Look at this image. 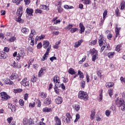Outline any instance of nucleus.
<instances>
[{"mask_svg": "<svg viewBox=\"0 0 125 125\" xmlns=\"http://www.w3.org/2000/svg\"><path fill=\"white\" fill-rule=\"evenodd\" d=\"M57 19H58V17H56L52 20L51 21L53 22L55 25H58V24H60V23H61V21L60 20Z\"/></svg>", "mask_w": 125, "mask_h": 125, "instance_id": "obj_9", "label": "nucleus"}, {"mask_svg": "<svg viewBox=\"0 0 125 125\" xmlns=\"http://www.w3.org/2000/svg\"><path fill=\"white\" fill-rule=\"evenodd\" d=\"M110 114H111V111H110V110H107L105 111V115L107 117H109Z\"/></svg>", "mask_w": 125, "mask_h": 125, "instance_id": "obj_63", "label": "nucleus"}, {"mask_svg": "<svg viewBox=\"0 0 125 125\" xmlns=\"http://www.w3.org/2000/svg\"><path fill=\"white\" fill-rule=\"evenodd\" d=\"M59 31L52 32V34H53V36H58V35H59Z\"/></svg>", "mask_w": 125, "mask_h": 125, "instance_id": "obj_62", "label": "nucleus"}, {"mask_svg": "<svg viewBox=\"0 0 125 125\" xmlns=\"http://www.w3.org/2000/svg\"><path fill=\"white\" fill-rule=\"evenodd\" d=\"M40 7L41 9H44V10H49V7H48V6L41 5Z\"/></svg>", "mask_w": 125, "mask_h": 125, "instance_id": "obj_31", "label": "nucleus"}, {"mask_svg": "<svg viewBox=\"0 0 125 125\" xmlns=\"http://www.w3.org/2000/svg\"><path fill=\"white\" fill-rule=\"evenodd\" d=\"M13 56L14 57H16V60H17V61H19V60H20V59H21V58L20 55L19 53L17 54V52H15L13 54Z\"/></svg>", "mask_w": 125, "mask_h": 125, "instance_id": "obj_19", "label": "nucleus"}, {"mask_svg": "<svg viewBox=\"0 0 125 125\" xmlns=\"http://www.w3.org/2000/svg\"><path fill=\"white\" fill-rule=\"evenodd\" d=\"M90 51H91V54L92 55H94V54H98V52L94 48L91 49Z\"/></svg>", "mask_w": 125, "mask_h": 125, "instance_id": "obj_39", "label": "nucleus"}, {"mask_svg": "<svg viewBox=\"0 0 125 125\" xmlns=\"http://www.w3.org/2000/svg\"><path fill=\"white\" fill-rule=\"evenodd\" d=\"M29 29L26 28V27H23L21 29V32L23 34H28L29 33Z\"/></svg>", "mask_w": 125, "mask_h": 125, "instance_id": "obj_30", "label": "nucleus"}, {"mask_svg": "<svg viewBox=\"0 0 125 125\" xmlns=\"http://www.w3.org/2000/svg\"><path fill=\"white\" fill-rule=\"evenodd\" d=\"M11 80H16L18 79V74L17 73H13L10 77Z\"/></svg>", "mask_w": 125, "mask_h": 125, "instance_id": "obj_23", "label": "nucleus"}, {"mask_svg": "<svg viewBox=\"0 0 125 125\" xmlns=\"http://www.w3.org/2000/svg\"><path fill=\"white\" fill-rule=\"evenodd\" d=\"M78 75L79 76L80 79H83L84 78L83 73V72H81L80 70H78Z\"/></svg>", "mask_w": 125, "mask_h": 125, "instance_id": "obj_34", "label": "nucleus"}, {"mask_svg": "<svg viewBox=\"0 0 125 125\" xmlns=\"http://www.w3.org/2000/svg\"><path fill=\"white\" fill-rule=\"evenodd\" d=\"M108 14V11L106 10H105L103 13V18L104 19H106V16H107V14Z\"/></svg>", "mask_w": 125, "mask_h": 125, "instance_id": "obj_52", "label": "nucleus"}, {"mask_svg": "<svg viewBox=\"0 0 125 125\" xmlns=\"http://www.w3.org/2000/svg\"><path fill=\"white\" fill-rule=\"evenodd\" d=\"M4 83L6 84H13V82L11 81L10 80H9V79L8 78L5 79L4 80Z\"/></svg>", "mask_w": 125, "mask_h": 125, "instance_id": "obj_27", "label": "nucleus"}, {"mask_svg": "<svg viewBox=\"0 0 125 125\" xmlns=\"http://www.w3.org/2000/svg\"><path fill=\"white\" fill-rule=\"evenodd\" d=\"M80 85L82 88H84L85 87V81L82 80L80 83Z\"/></svg>", "mask_w": 125, "mask_h": 125, "instance_id": "obj_41", "label": "nucleus"}, {"mask_svg": "<svg viewBox=\"0 0 125 125\" xmlns=\"http://www.w3.org/2000/svg\"><path fill=\"white\" fill-rule=\"evenodd\" d=\"M55 121L56 125H61V120L58 118V116L55 117Z\"/></svg>", "mask_w": 125, "mask_h": 125, "instance_id": "obj_21", "label": "nucleus"}, {"mask_svg": "<svg viewBox=\"0 0 125 125\" xmlns=\"http://www.w3.org/2000/svg\"><path fill=\"white\" fill-rule=\"evenodd\" d=\"M84 4H89L91 2V0H82Z\"/></svg>", "mask_w": 125, "mask_h": 125, "instance_id": "obj_49", "label": "nucleus"}, {"mask_svg": "<svg viewBox=\"0 0 125 125\" xmlns=\"http://www.w3.org/2000/svg\"><path fill=\"white\" fill-rule=\"evenodd\" d=\"M108 93L110 96V97H112V96L113 95V89L110 88L108 90Z\"/></svg>", "mask_w": 125, "mask_h": 125, "instance_id": "obj_48", "label": "nucleus"}, {"mask_svg": "<svg viewBox=\"0 0 125 125\" xmlns=\"http://www.w3.org/2000/svg\"><path fill=\"white\" fill-rule=\"evenodd\" d=\"M35 105H36V103H35V102H32L29 104V107L31 108H34Z\"/></svg>", "mask_w": 125, "mask_h": 125, "instance_id": "obj_51", "label": "nucleus"}, {"mask_svg": "<svg viewBox=\"0 0 125 125\" xmlns=\"http://www.w3.org/2000/svg\"><path fill=\"white\" fill-rule=\"evenodd\" d=\"M35 13H42V11L40 9H37L35 10Z\"/></svg>", "mask_w": 125, "mask_h": 125, "instance_id": "obj_60", "label": "nucleus"}, {"mask_svg": "<svg viewBox=\"0 0 125 125\" xmlns=\"http://www.w3.org/2000/svg\"><path fill=\"white\" fill-rule=\"evenodd\" d=\"M64 8H65V9H72L74 8V7H73V6H69L68 5H64Z\"/></svg>", "mask_w": 125, "mask_h": 125, "instance_id": "obj_46", "label": "nucleus"}, {"mask_svg": "<svg viewBox=\"0 0 125 125\" xmlns=\"http://www.w3.org/2000/svg\"><path fill=\"white\" fill-rule=\"evenodd\" d=\"M20 56L21 58V59H23L24 58V56H25V52L23 51H21L19 53Z\"/></svg>", "mask_w": 125, "mask_h": 125, "instance_id": "obj_43", "label": "nucleus"}, {"mask_svg": "<svg viewBox=\"0 0 125 125\" xmlns=\"http://www.w3.org/2000/svg\"><path fill=\"white\" fill-rule=\"evenodd\" d=\"M80 119V114H77L76 115V119L74 120V123H77L78 121H79V119Z\"/></svg>", "mask_w": 125, "mask_h": 125, "instance_id": "obj_55", "label": "nucleus"}, {"mask_svg": "<svg viewBox=\"0 0 125 125\" xmlns=\"http://www.w3.org/2000/svg\"><path fill=\"white\" fill-rule=\"evenodd\" d=\"M82 42H83V40H80L78 42H76L75 43L74 47L75 48H78L81 44H82Z\"/></svg>", "mask_w": 125, "mask_h": 125, "instance_id": "obj_24", "label": "nucleus"}, {"mask_svg": "<svg viewBox=\"0 0 125 125\" xmlns=\"http://www.w3.org/2000/svg\"><path fill=\"white\" fill-rule=\"evenodd\" d=\"M113 85H114V83L109 82L106 83V87H113Z\"/></svg>", "mask_w": 125, "mask_h": 125, "instance_id": "obj_40", "label": "nucleus"}, {"mask_svg": "<svg viewBox=\"0 0 125 125\" xmlns=\"http://www.w3.org/2000/svg\"><path fill=\"white\" fill-rule=\"evenodd\" d=\"M115 103L117 105H119V106L121 108L122 111H125V101L121 99H117V100L115 101Z\"/></svg>", "mask_w": 125, "mask_h": 125, "instance_id": "obj_4", "label": "nucleus"}, {"mask_svg": "<svg viewBox=\"0 0 125 125\" xmlns=\"http://www.w3.org/2000/svg\"><path fill=\"white\" fill-rule=\"evenodd\" d=\"M42 112L43 113H50V112H52V108L47 107H44L42 109Z\"/></svg>", "mask_w": 125, "mask_h": 125, "instance_id": "obj_14", "label": "nucleus"}, {"mask_svg": "<svg viewBox=\"0 0 125 125\" xmlns=\"http://www.w3.org/2000/svg\"><path fill=\"white\" fill-rule=\"evenodd\" d=\"M63 102V100L61 97H58L55 100L56 104H61Z\"/></svg>", "mask_w": 125, "mask_h": 125, "instance_id": "obj_18", "label": "nucleus"}, {"mask_svg": "<svg viewBox=\"0 0 125 125\" xmlns=\"http://www.w3.org/2000/svg\"><path fill=\"white\" fill-rule=\"evenodd\" d=\"M54 89L57 94H59V89L57 87L56 85H55V86L54 87Z\"/></svg>", "mask_w": 125, "mask_h": 125, "instance_id": "obj_47", "label": "nucleus"}, {"mask_svg": "<svg viewBox=\"0 0 125 125\" xmlns=\"http://www.w3.org/2000/svg\"><path fill=\"white\" fill-rule=\"evenodd\" d=\"M95 118V111H92L91 114L90 115V118L91 120H94Z\"/></svg>", "mask_w": 125, "mask_h": 125, "instance_id": "obj_37", "label": "nucleus"}, {"mask_svg": "<svg viewBox=\"0 0 125 125\" xmlns=\"http://www.w3.org/2000/svg\"><path fill=\"white\" fill-rule=\"evenodd\" d=\"M86 59V57L85 56L83 57V58H82V60L79 62V64H83V62H84L85 61V59Z\"/></svg>", "mask_w": 125, "mask_h": 125, "instance_id": "obj_53", "label": "nucleus"}, {"mask_svg": "<svg viewBox=\"0 0 125 125\" xmlns=\"http://www.w3.org/2000/svg\"><path fill=\"white\" fill-rule=\"evenodd\" d=\"M78 98L83 99V100H87L88 99V95L83 91H80L78 93Z\"/></svg>", "mask_w": 125, "mask_h": 125, "instance_id": "obj_2", "label": "nucleus"}, {"mask_svg": "<svg viewBox=\"0 0 125 125\" xmlns=\"http://www.w3.org/2000/svg\"><path fill=\"white\" fill-rule=\"evenodd\" d=\"M53 81L55 85H56L57 83H60V79L58 76H54Z\"/></svg>", "mask_w": 125, "mask_h": 125, "instance_id": "obj_12", "label": "nucleus"}, {"mask_svg": "<svg viewBox=\"0 0 125 125\" xmlns=\"http://www.w3.org/2000/svg\"><path fill=\"white\" fill-rule=\"evenodd\" d=\"M12 2L18 5L20 3V0H12Z\"/></svg>", "mask_w": 125, "mask_h": 125, "instance_id": "obj_54", "label": "nucleus"}, {"mask_svg": "<svg viewBox=\"0 0 125 125\" xmlns=\"http://www.w3.org/2000/svg\"><path fill=\"white\" fill-rule=\"evenodd\" d=\"M66 118H65V119H64V117H63V121H66V122H67V123L70 122V121H71V119H72L70 114L69 113H66Z\"/></svg>", "mask_w": 125, "mask_h": 125, "instance_id": "obj_17", "label": "nucleus"}, {"mask_svg": "<svg viewBox=\"0 0 125 125\" xmlns=\"http://www.w3.org/2000/svg\"><path fill=\"white\" fill-rule=\"evenodd\" d=\"M37 47L38 49H41V47H42V42H40L37 44Z\"/></svg>", "mask_w": 125, "mask_h": 125, "instance_id": "obj_57", "label": "nucleus"}, {"mask_svg": "<svg viewBox=\"0 0 125 125\" xmlns=\"http://www.w3.org/2000/svg\"><path fill=\"white\" fill-rule=\"evenodd\" d=\"M28 41L30 42V45L33 46L34 44V39H28Z\"/></svg>", "mask_w": 125, "mask_h": 125, "instance_id": "obj_58", "label": "nucleus"}, {"mask_svg": "<svg viewBox=\"0 0 125 125\" xmlns=\"http://www.w3.org/2000/svg\"><path fill=\"white\" fill-rule=\"evenodd\" d=\"M45 70H46V69L44 68H41V70L39 72L38 77L39 78L42 77V75H43V74H44V72H45Z\"/></svg>", "mask_w": 125, "mask_h": 125, "instance_id": "obj_13", "label": "nucleus"}, {"mask_svg": "<svg viewBox=\"0 0 125 125\" xmlns=\"http://www.w3.org/2000/svg\"><path fill=\"white\" fill-rule=\"evenodd\" d=\"M120 6H121V10L125 9V1H124V0L121 1V4H120Z\"/></svg>", "mask_w": 125, "mask_h": 125, "instance_id": "obj_36", "label": "nucleus"}, {"mask_svg": "<svg viewBox=\"0 0 125 125\" xmlns=\"http://www.w3.org/2000/svg\"><path fill=\"white\" fill-rule=\"evenodd\" d=\"M8 41L10 42H13L16 41V38H15V37H11L10 39H8Z\"/></svg>", "mask_w": 125, "mask_h": 125, "instance_id": "obj_44", "label": "nucleus"}, {"mask_svg": "<svg viewBox=\"0 0 125 125\" xmlns=\"http://www.w3.org/2000/svg\"><path fill=\"white\" fill-rule=\"evenodd\" d=\"M0 97H1L2 101H6L8 99H10V96L8 95L5 92H0Z\"/></svg>", "mask_w": 125, "mask_h": 125, "instance_id": "obj_5", "label": "nucleus"}, {"mask_svg": "<svg viewBox=\"0 0 125 125\" xmlns=\"http://www.w3.org/2000/svg\"><path fill=\"white\" fill-rule=\"evenodd\" d=\"M19 104L21 105V106H24V101L23 100H20L19 101Z\"/></svg>", "mask_w": 125, "mask_h": 125, "instance_id": "obj_64", "label": "nucleus"}, {"mask_svg": "<svg viewBox=\"0 0 125 125\" xmlns=\"http://www.w3.org/2000/svg\"><path fill=\"white\" fill-rule=\"evenodd\" d=\"M99 44L100 46H102L100 50V52H103V50L105 49V47H106V45H107V43L106 42V41L104 40L103 38H101L99 41Z\"/></svg>", "mask_w": 125, "mask_h": 125, "instance_id": "obj_3", "label": "nucleus"}, {"mask_svg": "<svg viewBox=\"0 0 125 125\" xmlns=\"http://www.w3.org/2000/svg\"><path fill=\"white\" fill-rule=\"evenodd\" d=\"M22 89L21 88H18V89H14L13 90V92H14V93H19L20 92H22Z\"/></svg>", "mask_w": 125, "mask_h": 125, "instance_id": "obj_42", "label": "nucleus"}, {"mask_svg": "<svg viewBox=\"0 0 125 125\" xmlns=\"http://www.w3.org/2000/svg\"><path fill=\"white\" fill-rule=\"evenodd\" d=\"M115 55V52H110L107 54L108 58H113Z\"/></svg>", "mask_w": 125, "mask_h": 125, "instance_id": "obj_33", "label": "nucleus"}, {"mask_svg": "<svg viewBox=\"0 0 125 125\" xmlns=\"http://www.w3.org/2000/svg\"><path fill=\"white\" fill-rule=\"evenodd\" d=\"M43 48H47L46 51L42 57V62H43L45 60H46L47 58V56L48 55V53H49V51H50V49H51V45H50V43L48 41H43Z\"/></svg>", "mask_w": 125, "mask_h": 125, "instance_id": "obj_1", "label": "nucleus"}, {"mask_svg": "<svg viewBox=\"0 0 125 125\" xmlns=\"http://www.w3.org/2000/svg\"><path fill=\"white\" fill-rule=\"evenodd\" d=\"M96 43H97V40H90L89 42V44L90 45H95Z\"/></svg>", "mask_w": 125, "mask_h": 125, "instance_id": "obj_28", "label": "nucleus"}, {"mask_svg": "<svg viewBox=\"0 0 125 125\" xmlns=\"http://www.w3.org/2000/svg\"><path fill=\"white\" fill-rule=\"evenodd\" d=\"M96 59H98V54H96L94 55H93V56L92 57V60L94 62Z\"/></svg>", "mask_w": 125, "mask_h": 125, "instance_id": "obj_38", "label": "nucleus"}, {"mask_svg": "<svg viewBox=\"0 0 125 125\" xmlns=\"http://www.w3.org/2000/svg\"><path fill=\"white\" fill-rule=\"evenodd\" d=\"M23 124L24 125H34V122L31 119L28 120L26 118L23 119Z\"/></svg>", "mask_w": 125, "mask_h": 125, "instance_id": "obj_6", "label": "nucleus"}, {"mask_svg": "<svg viewBox=\"0 0 125 125\" xmlns=\"http://www.w3.org/2000/svg\"><path fill=\"white\" fill-rule=\"evenodd\" d=\"M121 27H118V26L116 25L115 27V33L116 34L115 37L118 38L120 35V31H121Z\"/></svg>", "mask_w": 125, "mask_h": 125, "instance_id": "obj_16", "label": "nucleus"}, {"mask_svg": "<svg viewBox=\"0 0 125 125\" xmlns=\"http://www.w3.org/2000/svg\"><path fill=\"white\" fill-rule=\"evenodd\" d=\"M33 12H34L33 9L30 8H27L26 9V13L29 16H33Z\"/></svg>", "mask_w": 125, "mask_h": 125, "instance_id": "obj_20", "label": "nucleus"}, {"mask_svg": "<svg viewBox=\"0 0 125 125\" xmlns=\"http://www.w3.org/2000/svg\"><path fill=\"white\" fill-rule=\"evenodd\" d=\"M45 105H50L51 104V99L50 97L46 98L43 101Z\"/></svg>", "mask_w": 125, "mask_h": 125, "instance_id": "obj_11", "label": "nucleus"}, {"mask_svg": "<svg viewBox=\"0 0 125 125\" xmlns=\"http://www.w3.org/2000/svg\"><path fill=\"white\" fill-rule=\"evenodd\" d=\"M77 31H79V29L77 28H72L70 30V33L71 34H73L75 33V32H77Z\"/></svg>", "mask_w": 125, "mask_h": 125, "instance_id": "obj_45", "label": "nucleus"}, {"mask_svg": "<svg viewBox=\"0 0 125 125\" xmlns=\"http://www.w3.org/2000/svg\"><path fill=\"white\" fill-rule=\"evenodd\" d=\"M8 107L11 109L12 112H14V111H15V106L13 105L12 104H9Z\"/></svg>", "mask_w": 125, "mask_h": 125, "instance_id": "obj_32", "label": "nucleus"}, {"mask_svg": "<svg viewBox=\"0 0 125 125\" xmlns=\"http://www.w3.org/2000/svg\"><path fill=\"white\" fill-rule=\"evenodd\" d=\"M23 8L22 6H20L19 9H18L17 11L16 12V15L18 16H22V14H23Z\"/></svg>", "mask_w": 125, "mask_h": 125, "instance_id": "obj_10", "label": "nucleus"}, {"mask_svg": "<svg viewBox=\"0 0 125 125\" xmlns=\"http://www.w3.org/2000/svg\"><path fill=\"white\" fill-rule=\"evenodd\" d=\"M68 73H69V74H70V75H75V74L76 73V72H75V70H74V69H73L72 68H70L68 70Z\"/></svg>", "mask_w": 125, "mask_h": 125, "instance_id": "obj_35", "label": "nucleus"}, {"mask_svg": "<svg viewBox=\"0 0 125 125\" xmlns=\"http://www.w3.org/2000/svg\"><path fill=\"white\" fill-rule=\"evenodd\" d=\"M39 96L42 98H43V99H44V98H46V96H47V95L46 94V93L43 92H42L39 93Z\"/></svg>", "mask_w": 125, "mask_h": 125, "instance_id": "obj_25", "label": "nucleus"}, {"mask_svg": "<svg viewBox=\"0 0 125 125\" xmlns=\"http://www.w3.org/2000/svg\"><path fill=\"white\" fill-rule=\"evenodd\" d=\"M21 85H23V86H28L29 85L30 83H29V81H28V79L27 78H24L21 82Z\"/></svg>", "mask_w": 125, "mask_h": 125, "instance_id": "obj_7", "label": "nucleus"}, {"mask_svg": "<svg viewBox=\"0 0 125 125\" xmlns=\"http://www.w3.org/2000/svg\"><path fill=\"white\" fill-rule=\"evenodd\" d=\"M45 37V36H44V35H42V34L40 36H37L35 39V43L36 44H37L38 41H41V40H43V39H44Z\"/></svg>", "mask_w": 125, "mask_h": 125, "instance_id": "obj_8", "label": "nucleus"}, {"mask_svg": "<svg viewBox=\"0 0 125 125\" xmlns=\"http://www.w3.org/2000/svg\"><path fill=\"white\" fill-rule=\"evenodd\" d=\"M98 74V76H99V77H100V78H102V71L101 70H99L97 72Z\"/></svg>", "mask_w": 125, "mask_h": 125, "instance_id": "obj_61", "label": "nucleus"}, {"mask_svg": "<svg viewBox=\"0 0 125 125\" xmlns=\"http://www.w3.org/2000/svg\"><path fill=\"white\" fill-rule=\"evenodd\" d=\"M115 50L119 52L120 50H121V45H117L115 48Z\"/></svg>", "mask_w": 125, "mask_h": 125, "instance_id": "obj_56", "label": "nucleus"}, {"mask_svg": "<svg viewBox=\"0 0 125 125\" xmlns=\"http://www.w3.org/2000/svg\"><path fill=\"white\" fill-rule=\"evenodd\" d=\"M37 79L38 78H37V77L33 76L31 78V81L32 83H36V82H37Z\"/></svg>", "mask_w": 125, "mask_h": 125, "instance_id": "obj_50", "label": "nucleus"}, {"mask_svg": "<svg viewBox=\"0 0 125 125\" xmlns=\"http://www.w3.org/2000/svg\"><path fill=\"white\" fill-rule=\"evenodd\" d=\"M80 108H81V107L78 104H74L73 105V108L74 109V110H75L77 112H78V111H79V110H80Z\"/></svg>", "mask_w": 125, "mask_h": 125, "instance_id": "obj_26", "label": "nucleus"}, {"mask_svg": "<svg viewBox=\"0 0 125 125\" xmlns=\"http://www.w3.org/2000/svg\"><path fill=\"white\" fill-rule=\"evenodd\" d=\"M12 120H13V118L12 117H9L7 118V121L8 123V124H10L11 122H12Z\"/></svg>", "mask_w": 125, "mask_h": 125, "instance_id": "obj_59", "label": "nucleus"}, {"mask_svg": "<svg viewBox=\"0 0 125 125\" xmlns=\"http://www.w3.org/2000/svg\"><path fill=\"white\" fill-rule=\"evenodd\" d=\"M73 27H74V24L69 23L65 27V30H68L69 31H70Z\"/></svg>", "mask_w": 125, "mask_h": 125, "instance_id": "obj_29", "label": "nucleus"}, {"mask_svg": "<svg viewBox=\"0 0 125 125\" xmlns=\"http://www.w3.org/2000/svg\"><path fill=\"white\" fill-rule=\"evenodd\" d=\"M79 27L80 28V34H83V32H84V26H83V23H80L79 24Z\"/></svg>", "mask_w": 125, "mask_h": 125, "instance_id": "obj_22", "label": "nucleus"}, {"mask_svg": "<svg viewBox=\"0 0 125 125\" xmlns=\"http://www.w3.org/2000/svg\"><path fill=\"white\" fill-rule=\"evenodd\" d=\"M7 58V54L3 52L0 53V59H6Z\"/></svg>", "mask_w": 125, "mask_h": 125, "instance_id": "obj_15", "label": "nucleus"}]
</instances>
